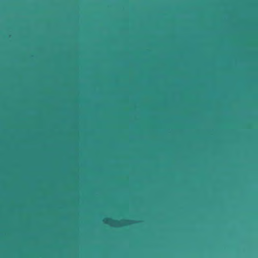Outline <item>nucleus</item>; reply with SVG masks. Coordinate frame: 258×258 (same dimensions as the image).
Returning <instances> with one entry per match:
<instances>
[{
  "label": "nucleus",
  "mask_w": 258,
  "mask_h": 258,
  "mask_svg": "<svg viewBox=\"0 0 258 258\" xmlns=\"http://www.w3.org/2000/svg\"><path fill=\"white\" fill-rule=\"evenodd\" d=\"M128 222L129 220H122L121 221H120L118 220H113L109 218H106L103 220V222L105 224L113 223L115 225L117 226L120 225L121 222L122 223L123 225H127L129 224Z\"/></svg>",
  "instance_id": "1"
}]
</instances>
